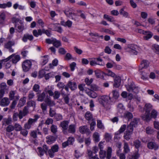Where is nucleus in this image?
<instances>
[{"instance_id":"obj_1","label":"nucleus","mask_w":159,"mask_h":159,"mask_svg":"<svg viewBox=\"0 0 159 159\" xmlns=\"http://www.w3.org/2000/svg\"><path fill=\"white\" fill-rule=\"evenodd\" d=\"M152 109V106L151 104L148 103L145 104L144 107V110L145 111V112L144 115L142 116L143 120L148 121L151 119L150 112Z\"/></svg>"},{"instance_id":"obj_2","label":"nucleus","mask_w":159,"mask_h":159,"mask_svg":"<svg viewBox=\"0 0 159 159\" xmlns=\"http://www.w3.org/2000/svg\"><path fill=\"white\" fill-rule=\"evenodd\" d=\"M112 149L111 147H108L107 152L104 150H100L99 152V157L100 159H103L106 157L107 159H110L112 155Z\"/></svg>"},{"instance_id":"obj_3","label":"nucleus","mask_w":159,"mask_h":159,"mask_svg":"<svg viewBox=\"0 0 159 159\" xmlns=\"http://www.w3.org/2000/svg\"><path fill=\"white\" fill-rule=\"evenodd\" d=\"M150 63L148 60H143L141 62L140 65L139 67V70L142 75L141 78L144 79H145L147 76V74H143V71L142 70L143 69H146L148 68L149 65Z\"/></svg>"},{"instance_id":"obj_4","label":"nucleus","mask_w":159,"mask_h":159,"mask_svg":"<svg viewBox=\"0 0 159 159\" xmlns=\"http://www.w3.org/2000/svg\"><path fill=\"white\" fill-rule=\"evenodd\" d=\"M34 118H29L27 122L25 124L24 128L25 129H30L32 125L36 122L39 117L38 115H36L34 116Z\"/></svg>"},{"instance_id":"obj_5","label":"nucleus","mask_w":159,"mask_h":159,"mask_svg":"<svg viewBox=\"0 0 159 159\" xmlns=\"http://www.w3.org/2000/svg\"><path fill=\"white\" fill-rule=\"evenodd\" d=\"M11 58H12V62L13 63H16L18 61L20 60V56L19 55L14 56V54H13L9 56L7 58L2 60V61L7 62V61L9 60Z\"/></svg>"},{"instance_id":"obj_6","label":"nucleus","mask_w":159,"mask_h":159,"mask_svg":"<svg viewBox=\"0 0 159 159\" xmlns=\"http://www.w3.org/2000/svg\"><path fill=\"white\" fill-rule=\"evenodd\" d=\"M69 123V121L64 120L61 122L59 126L62 128V132L65 134L67 133V130L68 127Z\"/></svg>"},{"instance_id":"obj_7","label":"nucleus","mask_w":159,"mask_h":159,"mask_svg":"<svg viewBox=\"0 0 159 159\" xmlns=\"http://www.w3.org/2000/svg\"><path fill=\"white\" fill-rule=\"evenodd\" d=\"M31 65V62L30 61L27 60L25 61L22 64L23 70L25 72L28 71L30 68Z\"/></svg>"},{"instance_id":"obj_8","label":"nucleus","mask_w":159,"mask_h":159,"mask_svg":"<svg viewBox=\"0 0 159 159\" xmlns=\"http://www.w3.org/2000/svg\"><path fill=\"white\" fill-rule=\"evenodd\" d=\"M15 43V41L14 40L9 41L5 44L4 47L8 49L10 52H13L14 51V50L11 48V47L14 46Z\"/></svg>"},{"instance_id":"obj_9","label":"nucleus","mask_w":159,"mask_h":159,"mask_svg":"<svg viewBox=\"0 0 159 159\" xmlns=\"http://www.w3.org/2000/svg\"><path fill=\"white\" fill-rule=\"evenodd\" d=\"M138 120L134 118L133 120L130 123V124L128 125L127 129L128 130H132L133 131V128L136 127L138 125Z\"/></svg>"},{"instance_id":"obj_10","label":"nucleus","mask_w":159,"mask_h":159,"mask_svg":"<svg viewBox=\"0 0 159 159\" xmlns=\"http://www.w3.org/2000/svg\"><path fill=\"white\" fill-rule=\"evenodd\" d=\"M125 86L127 90L129 92H134V90H137L138 89V87L136 86L133 82L131 83L130 85L128 84Z\"/></svg>"},{"instance_id":"obj_11","label":"nucleus","mask_w":159,"mask_h":159,"mask_svg":"<svg viewBox=\"0 0 159 159\" xmlns=\"http://www.w3.org/2000/svg\"><path fill=\"white\" fill-rule=\"evenodd\" d=\"M79 131L82 134H89L91 133L87 125L82 126L79 128Z\"/></svg>"},{"instance_id":"obj_12","label":"nucleus","mask_w":159,"mask_h":159,"mask_svg":"<svg viewBox=\"0 0 159 159\" xmlns=\"http://www.w3.org/2000/svg\"><path fill=\"white\" fill-rule=\"evenodd\" d=\"M10 102L9 98L4 97L0 100V105L2 107L7 106L9 105Z\"/></svg>"},{"instance_id":"obj_13","label":"nucleus","mask_w":159,"mask_h":159,"mask_svg":"<svg viewBox=\"0 0 159 159\" xmlns=\"http://www.w3.org/2000/svg\"><path fill=\"white\" fill-rule=\"evenodd\" d=\"M44 102L47 105L50 107L54 106L55 104L54 102L51 100L49 96H47L44 100Z\"/></svg>"},{"instance_id":"obj_14","label":"nucleus","mask_w":159,"mask_h":159,"mask_svg":"<svg viewBox=\"0 0 159 159\" xmlns=\"http://www.w3.org/2000/svg\"><path fill=\"white\" fill-rule=\"evenodd\" d=\"M148 147L150 149H154L156 150L158 149V146L154 142H150L148 143Z\"/></svg>"},{"instance_id":"obj_15","label":"nucleus","mask_w":159,"mask_h":159,"mask_svg":"<svg viewBox=\"0 0 159 159\" xmlns=\"http://www.w3.org/2000/svg\"><path fill=\"white\" fill-rule=\"evenodd\" d=\"M37 134L41 135V133L39 131V129L37 128L35 130L32 131L30 133V136L34 139H36L37 138Z\"/></svg>"},{"instance_id":"obj_16","label":"nucleus","mask_w":159,"mask_h":159,"mask_svg":"<svg viewBox=\"0 0 159 159\" xmlns=\"http://www.w3.org/2000/svg\"><path fill=\"white\" fill-rule=\"evenodd\" d=\"M130 52L133 54L136 55L137 54V50L138 49V47L134 44H131L129 48Z\"/></svg>"},{"instance_id":"obj_17","label":"nucleus","mask_w":159,"mask_h":159,"mask_svg":"<svg viewBox=\"0 0 159 159\" xmlns=\"http://www.w3.org/2000/svg\"><path fill=\"white\" fill-rule=\"evenodd\" d=\"M85 92L89 97L92 98H95L97 96V94L95 92L90 90L89 89L88 90H86Z\"/></svg>"},{"instance_id":"obj_18","label":"nucleus","mask_w":159,"mask_h":159,"mask_svg":"<svg viewBox=\"0 0 159 159\" xmlns=\"http://www.w3.org/2000/svg\"><path fill=\"white\" fill-rule=\"evenodd\" d=\"M64 12L66 16L67 17H71V18L72 19L74 20H76V19L75 18H74L71 15H72L74 16H76V14L74 13H72L71 11V10L70 9H68L67 10H65L64 11Z\"/></svg>"},{"instance_id":"obj_19","label":"nucleus","mask_w":159,"mask_h":159,"mask_svg":"<svg viewBox=\"0 0 159 159\" xmlns=\"http://www.w3.org/2000/svg\"><path fill=\"white\" fill-rule=\"evenodd\" d=\"M34 38V37L32 35L29 34H25L22 38V40L24 42H27V39L30 41L32 40Z\"/></svg>"},{"instance_id":"obj_20","label":"nucleus","mask_w":159,"mask_h":159,"mask_svg":"<svg viewBox=\"0 0 159 159\" xmlns=\"http://www.w3.org/2000/svg\"><path fill=\"white\" fill-rule=\"evenodd\" d=\"M68 86L72 90H75L76 88V83L75 82H72L71 81H69L67 84Z\"/></svg>"},{"instance_id":"obj_21","label":"nucleus","mask_w":159,"mask_h":159,"mask_svg":"<svg viewBox=\"0 0 159 159\" xmlns=\"http://www.w3.org/2000/svg\"><path fill=\"white\" fill-rule=\"evenodd\" d=\"M133 131L132 130H128L127 129V131L125 133L124 135V138L127 140H129L130 139L131 137V135L132 134Z\"/></svg>"},{"instance_id":"obj_22","label":"nucleus","mask_w":159,"mask_h":159,"mask_svg":"<svg viewBox=\"0 0 159 159\" xmlns=\"http://www.w3.org/2000/svg\"><path fill=\"white\" fill-rule=\"evenodd\" d=\"M47 140L46 142L47 143L51 144L53 143L55 140L56 138L52 136H49L46 137Z\"/></svg>"},{"instance_id":"obj_23","label":"nucleus","mask_w":159,"mask_h":159,"mask_svg":"<svg viewBox=\"0 0 159 159\" xmlns=\"http://www.w3.org/2000/svg\"><path fill=\"white\" fill-rule=\"evenodd\" d=\"M145 32L146 33H145L144 34L145 36L143 37V38L144 39L146 40H148L150 39L153 35V34L150 31H146Z\"/></svg>"},{"instance_id":"obj_24","label":"nucleus","mask_w":159,"mask_h":159,"mask_svg":"<svg viewBox=\"0 0 159 159\" xmlns=\"http://www.w3.org/2000/svg\"><path fill=\"white\" fill-rule=\"evenodd\" d=\"M45 97V93L44 92H43L37 96L38 98L37 100L38 101L42 102L45 100L44 99Z\"/></svg>"},{"instance_id":"obj_25","label":"nucleus","mask_w":159,"mask_h":159,"mask_svg":"<svg viewBox=\"0 0 159 159\" xmlns=\"http://www.w3.org/2000/svg\"><path fill=\"white\" fill-rule=\"evenodd\" d=\"M116 154L118 157L120 159H125V154L122 152H121V150L119 149L117 151Z\"/></svg>"},{"instance_id":"obj_26","label":"nucleus","mask_w":159,"mask_h":159,"mask_svg":"<svg viewBox=\"0 0 159 159\" xmlns=\"http://www.w3.org/2000/svg\"><path fill=\"white\" fill-rule=\"evenodd\" d=\"M124 152L125 153H127L129 152L130 149L128 143L125 141H124Z\"/></svg>"},{"instance_id":"obj_27","label":"nucleus","mask_w":159,"mask_h":159,"mask_svg":"<svg viewBox=\"0 0 159 159\" xmlns=\"http://www.w3.org/2000/svg\"><path fill=\"white\" fill-rule=\"evenodd\" d=\"M133 144L135 148L139 151L138 149L141 145V141L139 139H136L133 142Z\"/></svg>"},{"instance_id":"obj_28","label":"nucleus","mask_w":159,"mask_h":159,"mask_svg":"<svg viewBox=\"0 0 159 159\" xmlns=\"http://www.w3.org/2000/svg\"><path fill=\"white\" fill-rule=\"evenodd\" d=\"M121 79L120 77H117L114 80V86L116 88H118L120 85Z\"/></svg>"},{"instance_id":"obj_29","label":"nucleus","mask_w":159,"mask_h":159,"mask_svg":"<svg viewBox=\"0 0 159 159\" xmlns=\"http://www.w3.org/2000/svg\"><path fill=\"white\" fill-rule=\"evenodd\" d=\"M85 117L86 119L88 120H94L93 119V115L89 111H87L85 114Z\"/></svg>"},{"instance_id":"obj_30","label":"nucleus","mask_w":159,"mask_h":159,"mask_svg":"<svg viewBox=\"0 0 159 159\" xmlns=\"http://www.w3.org/2000/svg\"><path fill=\"white\" fill-rule=\"evenodd\" d=\"M12 122L11 118L8 117V118L4 119L3 121H2V125H8L11 124Z\"/></svg>"},{"instance_id":"obj_31","label":"nucleus","mask_w":159,"mask_h":159,"mask_svg":"<svg viewBox=\"0 0 159 159\" xmlns=\"http://www.w3.org/2000/svg\"><path fill=\"white\" fill-rule=\"evenodd\" d=\"M95 75L98 78H103V74H104L105 73L100 70H97L95 71Z\"/></svg>"},{"instance_id":"obj_32","label":"nucleus","mask_w":159,"mask_h":159,"mask_svg":"<svg viewBox=\"0 0 159 159\" xmlns=\"http://www.w3.org/2000/svg\"><path fill=\"white\" fill-rule=\"evenodd\" d=\"M124 117L127 118L129 120L133 117V116L132 113L128 111H126L124 113Z\"/></svg>"},{"instance_id":"obj_33","label":"nucleus","mask_w":159,"mask_h":159,"mask_svg":"<svg viewBox=\"0 0 159 159\" xmlns=\"http://www.w3.org/2000/svg\"><path fill=\"white\" fill-rule=\"evenodd\" d=\"M100 99L102 101H101L100 103H102V102H108L109 100H110V97L107 96H102L101 97Z\"/></svg>"},{"instance_id":"obj_34","label":"nucleus","mask_w":159,"mask_h":159,"mask_svg":"<svg viewBox=\"0 0 159 159\" xmlns=\"http://www.w3.org/2000/svg\"><path fill=\"white\" fill-rule=\"evenodd\" d=\"M53 43V44L55 47L58 48L61 45V43L59 40H57L56 39L54 38Z\"/></svg>"},{"instance_id":"obj_35","label":"nucleus","mask_w":159,"mask_h":159,"mask_svg":"<svg viewBox=\"0 0 159 159\" xmlns=\"http://www.w3.org/2000/svg\"><path fill=\"white\" fill-rule=\"evenodd\" d=\"M93 137L94 140L97 142H98L99 141V134L97 132H95L93 134Z\"/></svg>"},{"instance_id":"obj_36","label":"nucleus","mask_w":159,"mask_h":159,"mask_svg":"<svg viewBox=\"0 0 159 159\" xmlns=\"http://www.w3.org/2000/svg\"><path fill=\"white\" fill-rule=\"evenodd\" d=\"M68 131L71 133H74L75 132V127L74 125H70L68 129Z\"/></svg>"},{"instance_id":"obj_37","label":"nucleus","mask_w":159,"mask_h":159,"mask_svg":"<svg viewBox=\"0 0 159 159\" xmlns=\"http://www.w3.org/2000/svg\"><path fill=\"white\" fill-rule=\"evenodd\" d=\"M25 99L26 98L24 97L23 98H21L20 100L19 103L18 104V106L19 107H21L22 106H23L24 105V104L26 102Z\"/></svg>"},{"instance_id":"obj_38","label":"nucleus","mask_w":159,"mask_h":159,"mask_svg":"<svg viewBox=\"0 0 159 159\" xmlns=\"http://www.w3.org/2000/svg\"><path fill=\"white\" fill-rule=\"evenodd\" d=\"M13 126L14 129L16 131H20L22 129L21 125L18 123H15Z\"/></svg>"},{"instance_id":"obj_39","label":"nucleus","mask_w":159,"mask_h":159,"mask_svg":"<svg viewBox=\"0 0 159 159\" xmlns=\"http://www.w3.org/2000/svg\"><path fill=\"white\" fill-rule=\"evenodd\" d=\"M16 92V91L11 90L10 91L9 95V98L10 100H12L14 99Z\"/></svg>"},{"instance_id":"obj_40","label":"nucleus","mask_w":159,"mask_h":159,"mask_svg":"<svg viewBox=\"0 0 159 159\" xmlns=\"http://www.w3.org/2000/svg\"><path fill=\"white\" fill-rule=\"evenodd\" d=\"M104 75L108 76H110L112 77H115L116 76V74L110 70L107 71V73H105Z\"/></svg>"},{"instance_id":"obj_41","label":"nucleus","mask_w":159,"mask_h":159,"mask_svg":"<svg viewBox=\"0 0 159 159\" xmlns=\"http://www.w3.org/2000/svg\"><path fill=\"white\" fill-rule=\"evenodd\" d=\"M120 13L121 15L126 18L128 17L129 16V13L127 12L124 11L123 8H122L120 10Z\"/></svg>"},{"instance_id":"obj_42","label":"nucleus","mask_w":159,"mask_h":159,"mask_svg":"<svg viewBox=\"0 0 159 159\" xmlns=\"http://www.w3.org/2000/svg\"><path fill=\"white\" fill-rule=\"evenodd\" d=\"M51 131L54 134H55L57 132V127L56 125H52L50 127Z\"/></svg>"},{"instance_id":"obj_43","label":"nucleus","mask_w":159,"mask_h":159,"mask_svg":"<svg viewBox=\"0 0 159 159\" xmlns=\"http://www.w3.org/2000/svg\"><path fill=\"white\" fill-rule=\"evenodd\" d=\"M6 16L4 13H2L0 15V24H2L3 23L5 19Z\"/></svg>"},{"instance_id":"obj_44","label":"nucleus","mask_w":159,"mask_h":159,"mask_svg":"<svg viewBox=\"0 0 159 159\" xmlns=\"http://www.w3.org/2000/svg\"><path fill=\"white\" fill-rule=\"evenodd\" d=\"M109 101L108 102H102L101 104L103 106L107 109H109L110 107V105L109 103Z\"/></svg>"},{"instance_id":"obj_45","label":"nucleus","mask_w":159,"mask_h":159,"mask_svg":"<svg viewBox=\"0 0 159 159\" xmlns=\"http://www.w3.org/2000/svg\"><path fill=\"white\" fill-rule=\"evenodd\" d=\"M139 155L138 150L132 156L130 159H138L139 157Z\"/></svg>"},{"instance_id":"obj_46","label":"nucleus","mask_w":159,"mask_h":159,"mask_svg":"<svg viewBox=\"0 0 159 159\" xmlns=\"http://www.w3.org/2000/svg\"><path fill=\"white\" fill-rule=\"evenodd\" d=\"M61 95L60 93L57 91H56L54 93L53 98L55 99H58Z\"/></svg>"},{"instance_id":"obj_47","label":"nucleus","mask_w":159,"mask_h":159,"mask_svg":"<svg viewBox=\"0 0 159 159\" xmlns=\"http://www.w3.org/2000/svg\"><path fill=\"white\" fill-rule=\"evenodd\" d=\"M56 114V111L53 110L52 108H49V115L50 117H53Z\"/></svg>"},{"instance_id":"obj_48","label":"nucleus","mask_w":159,"mask_h":159,"mask_svg":"<svg viewBox=\"0 0 159 159\" xmlns=\"http://www.w3.org/2000/svg\"><path fill=\"white\" fill-rule=\"evenodd\" d=\"M41 108L43 111H46L47 109V105L45 103L43 102L41 104Z\"/></svg>"},{"instance_id":"obj_49","label":"nucleus","mask_w":159,"mask_h":159,"mask_svg":"<svg viewBox=\"0 0 159 159\" xmlns=\"http://www.w3.org/2000/svg\"><path fill=\"white\" fill-rule=\"evenodd\" d=\"M13 126L12 125H9L6 129V131L8 132H10L14 130Z\"/></svg>"},{"instance_id":"obj_50","label":"nucleus","mask_w":159,"mask_h":159,"mask_svg":"<svg viewBox=\"0 0 159 159\" xmlns=\"http://www.w3.org/2000/svg\"><path fill=\"white\" fill-rule=\"evenodd\" d=\"M152 49L155 50L157 53H159V45L156 44H154L152 46Z\"/></svg>"},{"instance_id":"obj_51","label":"nucleus","mask_w":159,"mask_h":159,"mask_svg":"<svg viewBox=\"0 0 159 159\" xmlns=\"http://www.w3.org/2000/svg\"><path fill=\"white\" fill-rule=\"evenodd\" d=\"M40 86L38 84H34L33 88V90L35 92H37L39 91Z\"/></svg>"},{"instance_id":"obj_52","label":"nucleus","mask_w":159,"mask_h":159,"mask_svg":"<svg viewBox=\"0 0 159 159\" xmlns=\"http://www.w3.org/2000/svg\"><path fill=\"white\" fill-rule=\"evenodd\" d=\"M146 132L147 134H151L153 133V130L150 127H147L146 128Z\"/></svg>"},{"instance_id":"obj_53","label":"nucleus","mask_w":159,"mask_h":159,"mask_svg":"<svg viewBox=\"0 0 159 159\" xmlns=\"http://www.w3.org/2000/svg\"><path fill=\"white\" fill-rule=\"evenodd\" d=\"M91 89L92 90L95 91H97L99 90V88L95 84H92L90 85Z\"/></svg>"},{"instance_id":"obj_54","label":"nucleus","mask_w":159,"mask_h":159,"mask_svg":"<svg viewBox=\"0 0 159 159\" xmlns=\"http://www.w3.org/2000/svg\"><path fill=\"white\" fill-rule=\"evenodd\" d=\"M77 4L80 6H84L86 7H88V8H89L88 7V6L85 2L83 1H80L78 2L77 3Z\"/></svg>"},{"instance_id":"obj_55","label":"nucleus","mask_w":159,"mask_h":159,"mask_svg":"<svg viewBox=\"0 0 159 159\" xmlns=\"http://www.w3.org/2000/svg\"><path fill=\"white\" fill-rule=\"evenodd\" d=\"M112 93L114 98L116 99H117L119 96V94L118 92L116 90H113L112 91Z\"/></svg>"},{"instance_id":"obj_56","label":"nucleus","mask_w":159,"mask_h":159,"mask_svg":"<svg viewBox=\"0 0 159 159\" xmlns=\"http://www.w3.org/2000/svg\"><path fill=\"white\" fill-rule=\"evenodd\" d=\"M27 129H21L20 131V134H22L23 136H26L28 133V130H26Z\"/></svg>"},{"instance_id":"obj_57","label":"nucleus","mask_w":159,"mask_h":159,"mask_svg":"<svg viewBox=\"0 0 159 159\" xmlns=\"http://www.w3.org/2000/svg\"><path fill=\"white\" fill-rule=\"evenodd\" d=\"M96 125V122L94 120H93L92 122L90 124V129L91 131L94 130V127Z\"/></svg>"},{"instance_id":"obj_58","label":"nucleus","mask_w":159,"mask_h":159,"mask_svg":"<svg viewBox=\"0 0 159 159\" xmlns=\"http://www.w3.org/2000/svg\"><path fill=\"white\" fill-rule=\"evenodd\" d=\"M126 127V126L125 125H122L119 130V133L120 134L123 132L125 130Z\"/></svg>"},{"instance_id":"obj_59","label":"nucleus","mask_w":159,"mask_h":159,"mask_svg":"<svg viewBox=\"0 0 159 159\" xmlns=\"http://www.w3.org/2000/svg\"><path fill=\"white\" fill-rule=\"evenodd\" d=\"M53 122V120L52 118H48L46 120L45 123L47 125H49L52 124Z\"/></svg>"},{"instance_id":"obj_60","label":"nucleus","mask_w":159,"mask_h":159,"mask_svg":"<svg viewBox=\"0 0 159 159\" xmlns=\"http://www.w3.org/2000/svg\"><path fill=\"white\" fill-rule=\"evenodd\" d=\"M27 104L29 106H32L35 107L36 105L35 102L33 101H30L28 102Z\"/></svg>"},{"instance_id":"obj_61","label":"nucleus","mask_w":159,"mask_h":159,"mask_svg":"<svg viewBox=\"0 0 159 159\" xmlns=\"http://www.w3.org/2000/svg\"><path fill=\"white\" fill-rule=\"evenodd\" d=\"M93 81V80L92 78L89 80L88 78H85V82L86 83V84L88 85H90Z\"/></svg>"},{"instance_id":"obj_62","label":"nucleus","mask_w":159,"mask_h":159,"mask_svg":"<svg viewBox=\"0 0 159 159\" xmlns=\"http://www.w3.org/2000/svg\"><path fill=\"white\" fill-rule=\"evenodd\" d=\"M58 145H55L52 146L51 148V149L54 152H57L58 150Z\"/></svg>"},{"instance_id":"obj_63","label":"nucleus","mask_w":159,"mask_h":159,"mask_svg":"<svg viewBox=\"0 0 159 159\" xmlns=\"http://www.w3.org/2000/svg\"><path fill=\"white\" fill-rule=\"evenodd\" d=\"M76 66V63L75 62H73L70 64V66L71 71H73L74 70Z\"/></svg>"},{"instance_id":"obj_64","label":"nucleus","mask_w":159,"mask_h":159,"mask_svg":"<svg viewBox=\"0 0 159 159\" xmlns=\"http://www.w3.org/2000/svg\"><path fill=\"white\" fill-rule=\"evenodd\" d=\"M65 58L68 60H70L72 59V57L70 53H67L65 57Z\"/></svg>"}]
</instances>
